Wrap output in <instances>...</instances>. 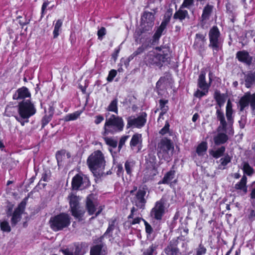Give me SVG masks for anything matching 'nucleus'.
Instances as JSON below:
<instances>
[{"label": "nucleus", "mask_w": 255, "mask_h": 255, "mask_svg": "<svg viewBox=\"0 0 255 255\" xmlns=\"http://www.w3.org/2000/svg\"><path fill=\"white\" fill-rule=\"evenodd\" d=\"M34 105L29 100H23L18 106V116H14L15 119L23 126L28 122V119L36 113Z\"/></svg>", "instance_id": "obj_1"}, {"label": "nucleus", "mask_w": 255, "mask_h": 255, "mask_svg": "<svg viewBox=\"0 0 255 255\" xmlns=\"http://www.w3.org/2000/svg\"><path fill=\"white\" fill-rule=\"evenodd\" d=\"M109 114H106V122L104 125V131L103 133L105 136L109 133L114 134L123 129L124 124L122 118L112 115L108 118Z\"/></svg>", "instance_id": "obj_2"}, {"label": "nucleus", "mask_w": 255, "mask_h": 255, "mask_svg": "<svg viewBox=\"0 0 255 255\" xmlns=\"http://www.w3.org/2000/svg\"><path fill=\"white\" fill-rule=\"evenodd\" d=\"M70 220L71 218L68 214L61 213L51 217L49 220L50 227L55 232L61 231L70 225Z\"/></svg>", "instance_id": "obj_3"}, {"label": "nucleus", "mask_w": 255, "mask_h": 255, "mask_svg": "<svg viewBox=\"0 0 255 255\" xmlns=\"http://www.w3.org/2000/svg\"><path fill=\"white\" fill-rule=\"evenodd\" d=\"M72 216L75 218L81 219L85 213L84 209L79 206V197L71 193L68 197Z\"/></svg>", "instance_id": "obj_4"}, {"label": "nucleus", "mask_w": 255, "mask_h": 255, "mask_svg": "<svg viewBox=\"0 0 255 255\" xmlns=\"http://www.w3.org/2000/svg\"><path fill=\"white\" fill-rule=\"evenodd\" d=\"M210 43L209 47L213 51H218L222 48V40L220 37V32L217 26H213L209 32Z\"/></svg>", "instance_id": "obj_5"}, {"label": "nucleus", "mask_w": 255, "mask_h": 255, "mask_svg": "<svg viewBox=\"0 0 255 255\" xmlns=\"http://www.w3.org/2000/svg\"><path fill=\"white\" fill-rule=\"evenodd\" d=\"M104 157L100 150H97L91 154L87 159L88 165L92 171L105 166Z\"/></svg>", "instance_id": "obj_6"}, {"label": "nucleus", "mask_w": 255, "mask_h": 255, "mask_svg": "<svg viewBox=\"0 0 255 255\" xmlns=\"http://www.w3.org/2000/svg\"><path fill=\"white\" fill-rule=\"evenodd\" d=\"M167 202V200L165 197H162L159 201L156 202L154 207L150 211V216L156 220H161L165 212Z\"/></svg>", "instance_id": "obj_7"}, {"label": "nucleus", "mask_w": 255, "mask_h": 255, "mask_svg": "<svg viewBox=\"0 0 255 255\" xmlns=\"http://www.w3.org/2000/svg\"><path fill=\"white\" fill-rule=\"evenodd\" d=\"M165 56L156 53L154 51H149L146 55L144 61L146 64L149 66L155 65L161 66L162 63L165 61Z\"/></svg>", "instance_id": "obj_8"}, {"label": "nucleus", "mask_w": 255, "mask_h": 255, "mask_svg": "<svg viewBox=\"0 0 255 255\" xmlns=\"http://www.w3.org/2000/svg\"><path fill=\"white\" fill-rule=\"evenodd\" d=\"M154 16L152 12L145 11L141 17V33L151 31L154 25Z\"/></svg>", "instance_id": "obj_9"}, {"label": "nucleus", "mask_w": 255, "mask_h": 255, "mask_svg": "<svg viewBox=\"0 0 255 255\" xmlns=\"http://www.w3.org/2000/svg\"><path fill=\"white\" fill-rule=\"evenodd\" d=\"M89 185V180L85 175L77 174L73 178L72 186L73 189H82Z\"/></svg>", "instance_id": "obj_10"}, {"label": "nucleus", "mask_w": 255, "mask_h": 255, "mask_svg": "<svg viewBox=\"0 0 255 255\" xmlns=\"http://www.w3.org/2000/svg\"><path fill=\"white\" fill-rule=\"evenodd\" d=\"M253 110H255V93L251 94L249 92L246 93L242 97L239 102L240 111H243L246 108L248 107L249 104Z\"/></svg>", "instance_id": "obj_11"}, {"label": "nucleus", "mask_w": 255, "mask_h": 255, "mask_svg": "<svg viewBox=\"0 0 255 255\" xmlns=\"http://www.w3.org/2000/svg\"><path fill=\"white\" fill-rule=\"evenodd\" d=\"M174 147L171 141L167 138L161 140L158 144V155L159 157L162 156L165 158L166 154L168 153L170 150H173Z\"/></svg>", "instance_id": "obj_12"}, {"label": "nucleus", "mask_w": 255, "mask_h": 255, "mask_svg": "<svg viewBox=\"0 0 255 255\" xmlns=\"http://www.w3.org/2000/svg\"><path fill=\"white\" fill-rule=\"evenodd\" d=\"M146 114L143 112L137 118L134 117H129L128 119L127 127H135L138 128L142 127L146 123Z\"/></svg>", "instance_id": "obj_13"}, {"label": "nucleus", "mask_w": 255, "mask_h": 255, "mask_svg": "<svg viewBox=\"0 0 255 255\" xmlns=\"http://www.w3.org/2000/svg\"><path fill=\"white\" fill-rule=\"evenodd\" d=\"M145 194L146 191L143 189H139L134 194L135 196L132 199V202L137 207L140 209L144 208L146 203Z\"/></svg>", "instance_id": "obj_14"}, {"label": "nucleus", "mask_w": 255, "mask_h": 255, "mask_svg": "<svg viewBox=\"0 0 255 255\" xmlns=\"http://www.w3.org/2000/svg\"><path fill=\"white\" fill-rule=\"evenodd\" d=\"M26 205V202L22 201L14 210L11 219V223L12 225H15L20 221L21 215L24 212Z\"/></svg>", "instance_id": "obj_15"}, {"label": "nucleus", "mask_w": 255, "mask_h": 255, "mask_svg": "<svg viewBox=\"0 0 255 255\" xmlns=\"http://www.w3.org/2000/svg\"><path fill=\"white\" fill-rule=\"evenodd\" d=\"M216 116L217 120L220 122V125L218 127L217 130L218 132L225 131L226 132V128L227 123L226 121L224 113L221 111V109L216 107Z\"/></svg>", "instance_id": "obj_16"}, {"label": "nucleus", "mask_w": 255, "mask_h": 255, "mask_svg": "<svg viewBox=\"0 0 255 255\" xmlns=\"http://www.w3.org/2000/svg\"><path fill=\"white\" fill-rule=\"evenodd\" d=\"M30 93L25 87L18 89L13 95L12 99L14 100H20L26 98L30 97Z\"/></svg>", "instance_id": "obj_17"}, {"label": "nucleus", "mask_w": 255, "mask_h": 255, "mask_svg": "<svg viewBox=\"0 0 255 255\" xmlns=\"http://www.w3.org/2000/svg\"><path fill=\"white\" fill-rule=\"evenodd\" d=\"M236 58L239 61L245 63L248 65L251 64L253 59L249 52L245 50L238 51L236 54Z\"/></svg>", "instance_id": "obj_18"}, {"label": "nucleus", "mask_w": 255, "mask_h": 255, "mask_svg": "<svg viewBox=\"0 0 255 255\" xmlns=\"http://www.w3.org/2000/svg\"><path fill=\"white\" fill-rule=\"evenodd\" d=\"M130 147L132 150L135 147H137V151L141 149L142 136L141 134L135 133L132 135L130 141Z\"/></svg>", "instance_id": "obj_19"}, {"label": "nucleus", "mask_w": 255, "mask_h": 255, "mask_svg": "<svg viewBox=\"0 0 255 255\" xmlns=\"http://www.w3.org/2000/svg\"><path fill=\"white\" fill-rule=\"evenodd\" d=\"M165 253L167 255H181L179 250L177 248L176 241H171L169 245L165 249Z\"/></svg>", "instance_id": "obj_20"}, {"label": "nucleus", "mask_w": 255, "mask_h": 255, "mask_svg": "<svg viewBox=\"0 0 255 255\" xmlns=\"http://www.w3.org/2000/svg\"><path fill=\"white\" fill-rule=\"evenodd\" d=\"M96 206V202L94 201L93 195H89L87 197L86 207L90 215H92L95 212Z\"/></svg>", "instance_id": "obj_21"}, {"label": "nucleus", "mask_w": 255, "mask_h": 255, "mask_svg": "<svg viewBox=\"0 0 255 255\" xmlns=\"http://www.w3.org/2000/svg\"><path fill=\"white\" fill-rule=\"evenodd\" d=\"M180 7L179 9L176 11L173 15V18L178 19L180 21H182L186 18H189V15L187 10H184Z\"/></svg>", "instance_id": "obj_22"}, {"label": "nucleus", "mask_w": 255, "mask_h": 255, "mask_svg": "<svg viewBox=\"0 0 255 255\" xmlns=\"http://www.w3.org/2000/svg\"><path fill=\"white\" fill-rule=\"evenodd\" d=\"M206 73L202 71L199 76L198 79V86L201 89H209L210 86V83L208 84L205 79Z\"/></svg>", "instance_id": "obj_23"}, {"label": "nucleus", "mask_w": 255, "mask_h": 255, "mask_svg": "<svg viewBox=\"0 0 255 255\" xmlns=\"http://www.w3.org/2000/svg\"><path fill=\"white\" fill-rule=\"evenodd\" d=\"M217 135L214 137V141L216 145H220L225 143L228 139V136L225 131L218 132Z\"/></svg>", "instance_id": "obj_24"}, {"label": "nucleus", "mask_w": 255, "mask_h": 255, "mask_svg": "<svg viewBox=\"0 0 255 255\" xmlns=\"http://www.w3.org/2000/svg\"><path fill=\"white\" fill-rule=\"evenodd\" d=\"M247 178L245 175H243L240 182L235 185V188L236 190L242 191L244 194L248 192L247 186Z\"/></svg>", "instance_id": "obj_25"}, {"label": "nucleus", "mask_w": 255, "mask_h": 255, "mask_svg": "<svg viewBox=\"0 0 255 255\" xmlns=\"http://www.w3.org/2000/svg\"><path fill=\"white\" fill-rule=\"evenodd\" d=\"M105 248L102 243L93 247L90 251V255H105Z\"/></svg>", "instance_id": "obj_26"}, {"label": "nucleus", "mask_w": 255, "mask_h": 255, "mask_svg": "<svg viewBox=\"0 0 255 255\" xmlns=\"http://www.w3.org/2000/svg\"><path fill=\"white\" fill-rule=\"evenodd\" d=\"M245 84L247 88H250L255 84V72H250L245 75Z\"/></svg>", "instance_id": "obj_27"}, {"label": "nucleus", "mask_w": 255, "mask_h": 255, "mask_svg": "<svg viewBox=\"0 0 255 255\" xmlns=\"http://www.w3.org/2000/svg\"><path fill=\"white\" fill-rule=\"evenodd\" d=\"M206 41L205 35L200 33L196 34V38L194 46L196 48H202L204 45Z\"/></svg>", "instance_id": "obj_28"}, {"label": "nucleus", "mask_w": 255, "mask_h": 255, "mask_svg": "<svg viewBox=\"0 0 255 255\" xmlns=\"http://www.w3.org/2000/svg\"><path fill=\"white\" fill-rule=\"evenodd\" d=\"M213 6L207 4L203 8V13L201 15V20L205 21L209 19V17L213 11Z\"/></svg>", "instance_id": "obj_29"}, {"label": "nucleus", "mask_w": 255, "mask_h": 255, "mask_svg": "<svg viewBox=\"0 0 255 255\" xmlns=\"http://www.w3.org/2000/svg\"><path fill=\"white\" fill-rule=\"evenodd\" d=\"M117 225V221L116 219H112L109 222V227L107 229L106 232L104 234V235L101 237L99 240L100 242H102V240L104 237V236L109 235L110 236H112V231L116 228Z\"/></svg>", "instance_id": "obj_30"}, {"label": "nucleus", "mask_w": 255, "mask_h": 255, "mask_svg": "<svg viewBox=\"0 0 255 255\" xmlns=\"http://www.w3.org/2000/svg\"><path fill=\"white\" fill-rule=\"evenodd\" d=\"M226 116L229 124L233 123L232 104L230 100L228 101L226 108Z\"/></svg>", "instance_id": "obj_31"}, {"label": "nucleus", "mask_w": 255, "mask_h": 255, "mask_svg": "<svg viewBox=\"0 0 255 255\" xmlns=\"http://www.w3.org/2000/svg\"><path fill=\"white\" fill-rule=\"evenodd\" d=\"M168 103V100H160L159 101V107L160 110H161V113H160L159 117L158 119V122L162 118V116L167 112L168 110V107L166 105Z\"/></svg>", "instance_id": "obj_32"}, {"label": "nucleus", "mask_w": 255, "mask_h": 255, "mask_svg": "<svg viewBox=\"0 0 255 255\" xmlns=\"http://www.w3.org/2000/svg\"><path fill=\"white\" fill-rule=\"evenodd\" d=\"M214 97L219 106L218 108L221 109L225 102L224 96L221 94L219 92L216 91L214 93Z\"/></svg>", "instance_id": "obj_33"}, {"label": "nucleus", "mask_w": 255, "mask_h": 255, "mask_svg": "<svg viewBox=\"0 0 255 255\" xmlns=\"http://www.w3.org/2000/svg\"><path fill=\"white\" fill-rule=\"evenodd\" d=\"M208 146L206 142L203 141L200 143L196 149V152L199 156L204 155L207 150Z\"/></svg>", "instance_id": "obj_34"}, {"label": "nucleus", "mask_w": 255, "mask_h": 255, "mask_svg": "<svg viewBox=\"0 0 255 255\" xmlns=\"http://www.w3.org/2000/svg\"><path fill=\"white\" fill-rule=\"evenodd\" d=\"M175 172L174 170H170L164 176L161 183L163 184H169L174 178Z\"/></svg>", "instance_id": "obj_35"}, {"label": "nucleus", "mask_w": 255, "mask_h": 255, "mask_svg": "<svg viewBox=\"0 0 255 255\" xmlns=\"http://www.w3.org/2000/svg\"><path fill=\"white\" fill-rule=\"evenodd\" d=\"M82 113V112L81 111H78L74 113L68 114L65 116L64 120L65 122L76 120L80 117Z\"/></svg>", "instance_id": "obj_36"}, {"label": "nucleus", "mask_w": 255, "mask_h": 255, "mask_svg": "<svg viewBox=\"0 0 255 255\" xmlns=\"http://www.w3.org/2000/svg\"><path fill=\"white\" fill-rule=\"evenodd\" d=\"M231 158L229 155H226L224 157L220 159V164L218 166V168L221 170H224L226 168V166L231 162Z\"/></svg>", "instance_id": "obj_37"}, {"label": "nucleus", "mask_w": 255, "mask_h": 255, "mask_svg": "<svg viewBox=\"0 0 255 255\" xmlns=\"http://www.w3.org/2000/svg\"><path fill=\"white\" fill-rule=\"evenodd\" d=\"M118 101L117 99L113 100L108 107L107 110L108 111L114 112L117 114L118 113Z\"/></svg>", "instance_id": "obj_38"}, {"label": "nucleus", "mask_w": 255, "mask_h": 255, "mask_svg": "<svg viewBox=\"0 0 255 255\" xmlns=\"http://www.w3.org/2000/svg\"><path fill=\"white\" fill-rule=\"evenodd\" d=\"M62 25V21L61 19L57 20L53 30V37L54 38H57L59 34V31Z\"/></svg>", "instance_id": "obj_39"}, {"label": "nucleus", "mask_w": 255, "mask_h": 255, "mask_svg": "<svg viewBox=\"0 0 255 255\" xmlns=\"http://www.w3.org/2000/svg\"><path fill=\"white\" fill-rule=\"evenodd\" d=\"M225 151V148L224 146H222L215 151H212L211 152V155L215 158H218L222 156Z\"/></svg>", "instance_id": "obj_40"}, {"label": "nucleus", "mask_w": 255, "mask_h": 255, "mask_svg": "<svg viewBox=\"0 0 255 255\" xmlns=\"http://www.w3.org/2000/svg\"><path fill=\"white\" fill-rule=\"evenodd\" d=\"M135 162L133 161H127L125 163V166L127 173L128 174H131Z\"/></svg>", "instance_id": "obj_41"}, {"label": "nucleus", "mask_w": 255, "mask_h": 255, "mask_svg": "<svg viewBox=\"0 0 255 255\" xmlns=\"http://www.w3.org/2000/svg\"><path fill=\"white\" fill-rule=\"evenodd\" d=\"M243 169L244 172L248 175H251L254 172L253 168L247 162H244Z\"/></svg>", "instance_id": "obj_42"}, {"label": "nucleus", "mask_w": 255, "mask_h": 255, "mask_svg": "<svg viewBox=\"0 0 255 255\" xmlns=\"http://www.w3.org/2000/svg\"><path fill=\"white\" fill-rule=\"evenodd\" d=\"M104 139L106 143L110 147L113 148H116L117 146V141L113 139L112 138L105 137H104Z\"/></svg>", "instance_id": "obj_43"}, {"label": "nucleus", "mask_w": 255, "mask_h": 255, "mask_svg": "<svg viewBox=\"0 0 255 255\" xmlns=\"http://www.w3.org/2000/svg\"><path fill=\"white\" fill-rule=\"evenodd\" d=\"M0 229L3 232H9L10 227L7 221H3L0 223Z\"/></svg>", "instance_id": "obj_44"}, {"label": "nucleus", "mask_w": 255, "mask_h": 255, "mask_svg": "<svg viewBox=\"0 0 255 255\" xmlns=\"http://www.w3.org/2000/svg\"><path fill=\"white\" fill-rule=\"evenodd\" d=\"M196 255H203L206 254V249L203 245L200 244L196 249Z\"/></svg>", "instance_id": "obj_45"}, {"label": "nucleus", "mask_w": 255, "mask_h": 255, "mask_svg": "<svg viewBox=\"0 0 255 255\" xmlns=\"http://www.w3.org/2000/svg\"><path fill=\"white\" fill-rule=\"evenodd\" d=\"M202 91L198 90L194 94V96L198 98H201L203 96L206 95L208 92L209 89H201Z\"/></svg>", "instance_id": "obj_46"}, {"label": "nucleus", "mask_w": 255, "mask_h": 255, "mask_svg": "<svg viewBox=\"0 0 255 255\" xmlns=\"http://www.w3.org/2000/svg\"><path fill=\"white\" fill-rule=\"evenodd\" d=\"M128 137V135H125L121 137L118 146L119 151L121 150L122 147L124 146V145H125L126 141L127 140Z\"/></svg>", "instance_id": "obj_47"}, {"label": "nucleus", "mask_w": 255, "mask_h": 255, "mask_svg": "<svg viewBox=\"0 0 255 255\" xmlns=\"http://www.w3.org/2000/svg\"><path fill=\"white\" fill-rule=\"evenodd\" d=\"M76 255H83L84 251H83V245H78L76 247L75 251L74 252Z\"/></svg>", "instance_id": "obj_48"}, {"label": "nucleus", "mask_w": 255, "mask_h": 255, "mask_svg": "<svg viewBox=\"0 0 255 255\" xmlns=\"http://www.w3.org/2000/svg\"><path fill=\"white\" fill-rule=\"evenodd\" d=\"M247 119L246 116H242L240 120L239 121V123L241 128H245V125L247 123Z\"/></svg>", "instance_id": "obj_49"}, {"label": "nucleus", "mask_w": 255, "mask_h": 255, "mask_svg": "<svg viewBox=\"0 0 255 255\" xmlns=\"http://www.w3.org/2000/svg\"><path fill=\"white\" fill-rule=\"evenodd\" d=\"M117 75V71L115 70H111L109 74V75L107 78V81L109 82H111L113 81L114 78L116 77Z\"/></svg>", "instance_id": "obj_50"}, {"label": "nucleus", "mask_w": 255, "mask_h": 255, "mask_svg": "<svg viewBox=\"0 0 255 255\" xmlns=\"http://www.w3.org/2000/svg\"><path fill=\"white\" fill-rule=\"evenodd\" d=\"M193 1L194 0H184L180 7H181V8H189L190 6L193 4Z\"/></svg>", "instance_id": "obj_51"}, {"label": "nucleus", "mask_w": 255, "mask_h": 255, "mask_svg": "<svg viewBox=\"0 0 255 255\" xmlns=\"http://www.w3.org/2000/svg\"><path fill=\"white\" fill-rule=\"evenodd\" d=\"M169 126H169V124L168 122L167 121H166V123L165 124V126L160 130L159 133L162 134V135H164L165 133H166L168 131V130H169Z\"/></svg>", "instance_id": "obj_52"}, {"label": "nucleus", "mask_w": 255, "mask_h": 255, "mask_svg": "<svg viewBox=\"0 0 255 255\" xmlns=\"http://www.w3.org/2000/svg\"><path fill=\"white\" fill-rule=\"evenodd\" d=\"M155 250V247L153 245L150 246L146 251L143 253V255H152L154 251Z\"/></svg>", "instance_id": "obj_53"}, {"label": "nucleus", "mask_w": 255, "mask_h": 255, "mask_svg": "<svg viewBox=\"0 0 255 255\" xmlns=\"http://www.w3.org/2000/svg\"><path fill=\"white\" fill-rule=\"evenodd\" d=\"M142 221L144 222L145 226L146 232L148 234H150L153 231L151 226L144 219H142Z\"/></svg>", "instance_id": "obj_54"}, {"label": "nucleus", "mask_w": 255, "mask_h": 255, "mask_svg": "<svg viewBox=\"0 0 255 255\" xmlns=\"http://www.w3.org/2000/svg\"><path fill=\"white\" fill-rule=\"evenodd\" d=\"M106 30L105 27L101 28L98 31V36L99 39H102L103 36L106 34Z\"/></svg>", "instance_id": "obj_55"}, {"label": "nucleus", "mask_w": 255, "mask_h": 255, "mask_svg": "<svg viewBox=\"0 0 255 255\" xmlns=\"http://www.w3.org/2000/svg\"><path fill=\"white\" fill-rule=\"evenodd\" d=\"M65 153L61 151H58L56 153V159L57 160L58 164L62 161L63 156H65Z\"/></svg>", "instance_id": "obj_56"}, {"label": "nucleus", "mask_w": 255, "mask_h": 255, "mask_svg": "<svg viewBox=\"0 0 255 255\" xmlns=\"http://www.w3.org/2000/svg\"><path fill=\"white\" fill-rule=\"evenodd\" d=\"M51 118L50 116H45L42 120V127L46 126L50 121Z\"/></svg>", "instance_id": "obj_57"}, {"label": "nucleus", "mask_w": 255, "mask_h": 255, "mask_svg": "<svg viewBox=\"0 0 255 255\" xmlns=\"http://www.w3.org/2000/svg\"><path fill=\"white\" fill-rule=\"evenodd\" d=\"M49 4V2L47 0L44 1V2H43L41 7V16H43L44 13V11Z\"/></svg>", "instance_id": "obj_58"}, {"label": "nucleus", "mask_w": 255, "mask_h": 255, "mask_svg": "<svg viewBox=\"0 0 255 255\" xmlns=\"http://www.w3.org/2000/svg\"><path fill=\"white\" fill-rule=\"evenodd\" d=\"M104 117L102 116L99 115L95 117V123L97 125L99 124L104 120Z\"/></svg>", "instance_id": "obj_59"}, {"label": "nucleus", "mask_w": 255, "mask_h": 255, "mask_svg": "<svg viewBox=\"0 0 255 255\" xmlns=\"http://www.w3.org/2000/svg\"><path fill=\"white\" fill-rule=\"evenodd\" d=\"M144 50V48L142 47V46H140L139 47H138L136 50H135L134 52H133V55H138L141 53H142Z\"/></svg>", "instance_id": "obj_60"}, {"label": "nucleus", "mask_w": 255, "mask_h": 255, "mask_svg": "<svg viewBox=\"0 0 255 255\" xmlns=\"http://www.w3.org/2000/svg\"><path fill=\"white\" fill-rule=\"evenodd\" d=\"M143 219L139 218V217H136L134 219H133L132 221H130V225H135L136 224H139L141 220H142Z\"/></svg>", "instance_id": "obj_61"}, {"label": "nucleus", "mask_w": 255, "mask_h": 255, "mask_svg": "<svg viewBox=\"0 0 255 255\" xmlns=\"http://www.w3.org/2000/svg\"><path fill=\"white\" fill-rule=\"evenodd\" d=\"M250 197L252 199H255V182L253 183V188L250 194Z\"/></svg>", "instance_id": "obj_62"}, {"label": "nucleus", "mask_w": 255, "mask_h": 255, "mask_svg": "<svg viewBox=\"0 0 255 255\" xmlns=\"http://www.w3.org/2000/svg\"><path fill=\"white\" fill-rule=\"evenodd\" d=\"M165 24L162 22L161 23V25L158 28V29L156 31H157L158 33H160L161 34L162 32H163V30H164V29L165 28Z\"/></svg>", "instance_id": "obj_63"}, {"label": "nucleus", "mask_w": 255, "mask_h": 255, "mask_svg": "<svg viewBox=\"0 0 255 255\" xmlns=\"http://www.w3.org/2000/svg\"><path fill=\"white\" fill-rule=\"evenodd\" d=\"M163 83V80L161 78L157 82L156 85V88L158 90L160 88V87Z\"/></svg>", "instance_id": "obj_64"}]
</instances>
